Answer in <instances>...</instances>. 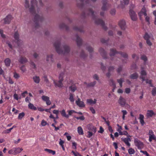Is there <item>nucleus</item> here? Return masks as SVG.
Returning a JSON list of instances; mask_svg holds the SVG:
<instances>
[{"instance_id": "864d4df0", "label": "nucleus", "mask_w": 156, "mask_h": 156, "mask_svg": "<svg viewBox=\"0 0 156 156\" xmlns=\"http://www.w3.org/2000/svg\"><path fill=\"white\" fill-rule=\"evenodd\" d=\"M87 133H88V134L87 137L88 138L91 137L93 134H95L91 132V131H88Z\"/></svg>"}, {"instance_id": "2f4dec72", "label": "nucleus", "mask_w": 156, "mask_h": 156, "mask_svg": "<svg viewBox=\"0 0 156 156\" xmlns=\"http://www.w3.org/2000/svg\"><path fill=\"white\" fill-rule=\"evenodd\" d=\"M44 151L48 152L49 154H51L54 155L55 154V151H53L51 149L45 148L44 149Z\"/></svg>"}, {"instance_id": "a18cd8bd", "label": "nucleus", "mask_w": 156, "mask_h": 156, "mask_svg": "<svg viewBox=\"0 0 156 156\" xmlns=\"http://www.w3.org/2000/svg\"><path fill=\"white\" fill-rule=\"evenodd\" d=\"M151 93L152 95L155 96L156 95V88L155 87H154Z\"/></svg>"}, {"instance_id": "72a5a7b5", "label": "nucleus", "mask_w": 156, "mask_h": 156, "mask_svg": "<svg viewBox=\"0 0 156 156\" xmlns=\"http://www.w3.org/2000/svg\"><path fill=\"white\" fill-rule=\"evenodd\" d=\"M96 100L95 99H94V101L92 99H87V103H88L90 104H95L96 103Z\"/></svg>"}, {"instance_id": "9b49d317", "label": "nucleus", "mask_w": 156, "mask_h": 156, "mask_svg": "<svg viewBox=\"0 0 156 156\" xmlns=\"http://www.w3.org/2000/svg\"><path fill=\"white\" fill-rule=\"evenodd\" d=\"M42 100L46 102V104L48 105H51V102L50 100V98L49 97L43 95L41 97Z\"/></svg>"}, {"instance_id": "473e14b6", "label": "nucleus", "mask_w": 156, "mask_h": 156, "mask_svg": "<svg viewBox=\"0 0 156 156\" xmlns=\"http://www.w3.org/2000/svg\"><path fill=\"white\" fill-rule=\"evenodd\" d=\"M140 58L141 59L143 60L144 62V64L145 65L146 64V62L147 60V57L145 55H142L141 56Z\"/></svg>"}, {"instance_id": "ea45409f", "label": "nucleus", "mask_w": 156, "mask_h": 156, "mask_svg": "<svg viewBox=\"0 0 156 156\" xmlns=\"http://www.w3.org/2000/svg\"><path fill=\"white\" fill-rule=\"evenodd\" d=\"M81 2L82 3L81 5V6L83 7L84 5V2L85 1V3L86 4H87L89 3L90 1V0H80Z\"/></svg>"}, {"instance_id": "4be33fe9", "label": "nucleus", "mask_w": 156, "mask_h": 156, "mask_svg": "<svg viewBox=\"0 0 156 156\" xmlns=\"http://www.w3.org/2000/svg\"><path fill=\"white\" fill-rule=\"evenodd\" d=\"M5 66L6 67L10 66L11 63V61L10 59L9 58H6L4 61Z\"/></svg>"}, {"instance_id": "0eeeda50", "label": "nucleus", "mask_w": 156, "mask_h": 156, "mask_svg": "<svg viewBox=\"0 0 156 156\" xmlns=\"http://www.w3.org/2000/svg\"><path fill=\"white\" fill-rule=\"evenodd\" d=\"M134 143L135 146L139 149H141L144 147V144L137 138L134 139Z\"/></svg>"}, {"instance_id": "2eb2a0df", "label": "nucleus", "mask_w": 156, "mask_h": 156, "mask_svg": "<svg viewBox=\"0 0 156 156\" xmlns=\"http://www.w3.org/2000/svg\"><path fill=\"white\" fill-rule=\"evenodd\" d=\"M12 19V16L11 15H8L4 19V23L5 24H9L10 23Z\"/></svg>"}, {"instance_id": "aec40b11", "label": "nucleus", "mask_w": 156, "mask_h": 156, "mask_svg": "<svg viewBox=\"0 0 156 156\" xmlns=\"http://www.w3.org/2000/svg\"><path fill=\"white\" fill-rule=\"evenodd\" d=\"M18 61L21 64H24L27 62V60L26 57L21 56L19 59Z\"/></svg>"}, {"instance_id": "13d9d810", "label": "nucleus", "mask_w": 156, "mask_h": 156, "mask_svg": "<svg viewBox=\"0 0 156 156\" xmlns=\"http://www.w3.org/2000/svg\"><path fill=\"white\" fill-rule=\"evenodd\" d=\"M77 119H80L81 120H83L85 119V117L83 116H82L80 117H75Z\"/></svg>"}, {"instance_id": "6ab92c4d", "label": "nucleus", "mask_w": 156, "mask_h": 156, "mask_svg": "<svg viewBox=\"0 0 156 156\" xmlns=\"http://www.w3.org/2000/svg\"><path fill=\"white\" fill-rule=\"evenodd\" d=\"M103 4L101 8V9L103 11H105L107 10L108 8L107 5V0H103L102 1Z\"/></svg>"}, {"instance_id": "b1692460", "label": "nucleus", "mask_w": 156, "mask_h": 156, "mask_svg": "<svg viewBox=\"0 0 156 156\" xmlns=\"http://www.w3.org/2000/svg\"><path fill=\"white\" fill-rule=\"evenodd\" d=\"M154 113L152 110H148L147 113V118L151 117L153 115H154Z\"/></svg>"}, {"instance_id": "58836bf2", "label": "nucleus", "mask_w": 156, "mask_h": 156, "mask_svg": "<svg viewBox=\"0 0 156 156\" xmlns=\"http://www.w3.org/2000/svg\"><path fill=\"white\" fill-rule=\"evenodd\" d=\"M152 140H154L156 141V137L155 135L149 136V141L151 142L152 141Z\"/></svg>"}, {"instance_id": "ddd939ff", "label": "nucleus", "mask_w": 156, "mask_h": 156, "mask_svg": "<svg viewBox=\"0 0 156 156\" xmlns=\"http://www.w3.org/2000/svg\"><path fill=\"white\" fill-rule=\"evenodd\" d=\"M118 102L122 107H124L126 104V100L122 96H120Z\"/></svg>"}, {"instance_id": "f257e3e1", "label": "nucleus", "mask_w": 156, "mask_h": 156, "mask_svg": "<svg viewBox=\"0 0 156 156\" xmlns=\"http://www.w3.org/2000/svg\"><path fill=\"white\" fill-rule=\"evenodd\" d=\"M36 7H37L36 0H31V6L29 8L30 12L34 16V21L35 23V27L37 28L39 27V24L43 21L44 18L42 16H40L36 13L35 10Z\"/></svg>"}, {"instance_id": "c9c22d12", "label": "nucleus", "mask_w": 156, "mask_h": 156, "mask_svg": "<svg viewBox=\"0 0 156 156\" xmlns=\"http://www.w3.org/2000/svg\"><path fill=\"white\" fill-rule=\"evenodd\" d=\"M59 27L61 28H65L66 30H68L69 29V27L64 23L61 24L59 25Z\"/></svg>"}, {"instance_id": "423d86ee", "label": "nucleus", "mask_w": 156, "mask_h": 156, "mask_svg": "<svg viewBox=\"0 0 156 156\" xmlns=\"http://www.w3.org/2000/svg\"><path fill=\"white\" fill-rule=\"evenodd\" d=\"M14 37L16 41V43L18 46H21L23 41L19 39V35L17 31L16 32L14 35Z\"/></svg>"}, {"instance_id": "3c124183", "label": "nucleus", "mask_w": 156, "mask_h": 156, "mask_svg": "<svg viewBox=\"0 0 156 156\" xmlns=\"http://www.w3.org/2000/svg\"><path fill=\"white\" fill-rule=\"evenodd\" d=\"M67 112L68 113V115H69H69H72V114H73L74 113H76V112L73 110H68L67 111Z\"/></svg>"}, {"instance_id": "4468645a", "label": "nucleus", "mask_w": 156, "mask_h": 156, "mask_svg": "<svg viewBox=\"0 0 156 156\" xmlns=\"http://www.w3.org/2000/svg\"><path fill=\"white\" fill-rule=\"evenodd\" d=\"M119 25L122 30H125L126 28V22L124 20H120L119 23Z\"/></svg>"}, {"instance_id": "a19ab883", "label": "nucleus", "mask_w": 156, "mask_h": 156, "mask_svg": "<svg viewBox=\"0 0 156 156\" xmlns=\"http://www.w3.org/2000/svg\"><path fill=\"white\" fill-rule=\"evenodd\" d=\"M71 153H73L74 156H82V155L76 151H72Z\"/></svg>"}, {"instance_id": "a211bd4d", "label": "nucleus", "mask_w": 156, "mask_h": 156, "mask_svg": "<svg viewBox=\"0 0 156 156\" xmlns=\"http://www.w3.org/2000/svg\"><path fill=\"white\" fill-rule=\"evenodd\" d=\"M99 52L104 58H107V53L103 48H101L99 49Z\"/></svg>"}, {"instance_id": "a878e982", "label": "nucleus", "mask_w": 156, "mask_h": 156, "mask_svg": "<svg viewBox=\"0 0 156 156\" xmlns=\"http://www.w3.org/2000/svg\"><path fill=\"white\" fill-rule=\"evenodd\" d=\"M23 150V149L22 148H20V147H17L15 148L14 151V154L16 155L18 154L21 152Z\"/></svg>"}, {"instance_id": "c756f323", "label": "nucleus", "mask_w": 156, "mask_h": 156, "mask_svg": "<svg viewBox=\"0 0 156 156\" xmlns=\"http://www.w3.org/2000/svg\"><path fill=\"white\" fill-rule=\"evenodd\" d=\"M33 80L34 81L37 83H39L40 79L39 76H35L33 77Z\"/></svg>"}, {"instance_id": "6e6552de", "label": "nucleus", "mask_w": 156, "mask_h": 156, "mask_svg": "<svg viewBox=\"0 0 156 156\" xmlns=\"http://www.w3.org/2000/svg\"><path fill=\"white\" fill-rule=\"evenodd\" d=\"M130 137V136H128L127 138H121V140L124 142L126 145L128 147H129L130 146V144L129 143V142L131 141Z\"/></svg>"}, {"instance_id": "052dcab7", "label": "nucleus", "mask_w": 156, "mask_h": 156, "mask_svg": "<svg viewBox=\"0 0 156 156\" xmlns=\"http://www.w3.org/2000/svg\"><path fill=\"white\" fill-rule=\"evenodd\" d=\"M122 67L121 66H119L117 70V73L120 75V73L122 71Z\"/></svg>"}, {"instance_id": "bf43d9fd", "label": "nucleus", "mask_w": 156, "mask_h": 156, "mask_svg": "<svg viewBox=\"0 0 156 156\" xmlns=\"http://www.w3.org/2000/svg\"><path fill=\"white\" fill-rule=\"evenodd\" d=\"M77 144L75 142H74L72 143V147L73 149H76L77 148Z\"/></svg>"}, {"instance_id": "de8ad7c7", "label": "nucleus", "mask_w": 156, "mask_h": 156, "mask_svg": "<svg viewBox=\"0 0 156 156\" xmlns=\"http://www.w3.org/2000/svg\"><path fill=\"white\" fill-rule=\"evenodd\" d=\"M13 77L16 79H18L20 77V76L18 73L15 72L13 73Z\"/></svg>"}, {"instance_id": "f03ea898", "label": "nucleus", "mask_w": 156, "mask_h": 156, "mask_svg": "<svg viewBox=\"0 0 156 156\" xmlns=\"http://www.w3.org/2000/svg\"><path fill=\"white\" fill-rule=\"evenodd\" d=\"M54 45L56 51L59 54H65L69 53L70 51L69 47L66 45L63 46L64 51L62 50L60 47V42L59 41H56L54 43Z\"/></svg>"}, {"instance_id": "6e6d98bb", "label": "nucleus", "mask_w": 156, "mask_h": 156, "mask_svg": "<svg viewBox=\"0 0 156 156\" xmlns=\"http://www.w3.org/2000/svg\"><path fill=\"white\" fill-rule=\"evenodd\" d=\"M87 49L90 53L92 52L93 51V48L90 46L87 47Z\"/></svg>"}, {"instance_id": "5701e85b", "label": "nucleus", "mask_w": 156, "mask_h": 156, "mask_svg": "<svg viewBox=\"0 0 156 156\" xmlns=\"http://www.w3.org/2000/svg\"><path fill=\"white\" fill-rule=\"evenodd\" d=\"M88 129L89 130V131H91L93 133H95L96 132V128L92 126H90L88 127Z\"/></svg>"}, {"instance_id": "f3484780", "label": "nucleus", "mask_w": 156, "mask_h": 156, "mask_svg": "<svg viewBox=\"0 0 156 156\" xmlns=\"http://www.w3.org/2000/svg\"><path fill=\"white\" fill-rule=\"evenodd\" d=\"M109 82L110 86L113 87L112 91V92H114V90L116 87L115 83L112 79H110L109 80Z\"/></svg>"}, {"instance_id": "cd10ccee", "label": "nucleus", "mask_w": 156, "mask_h": 156, "mask_svg": "<svg viewBox=\"0 0 156 156\" xmlns=\"http://www.w3.org/2000/svg\"><path fill=\"white\" fill-rule=\"evenodd\" d=\"M138 77V74L136 73H134L131 74L130 76V78L132 79H136Z\"/></svg>"}, {"instance_id": "69168bd1", "label": "nucleus", "mask_w": 156, "mask_h": 156, "mask_svg": "<svg viewBox=\"0 0 156 156\" xmlns=\"http://www.w3.org/2000/svg\"><path fill=\"white\" fill-rule=\"evenodd\" d=\"M110 13L112 15H114L115 13V9H111L110 11Z\"/></svg>"}, {"instance_id": "603ef678", "label": "nucleus", "mask_w": 156, "mask_h": 156, "mask_svg": "<svg viewBox=\"0 0 156 156\" xmlns=\"http://www.w3.org/2000/svg\"><path fill=\"white\" fill-rule=\"evenodd\" d=\"M96 83V82L94 81L93 82H91L88 83L87 86L89 87H93L95 85Z\"/></svg>"}, {"instance_id": "bb28decb", "label": "nucleus", "mask_w": 156, "mask_h": 156, "mask_svg": "<svg viewBox=\"0 0 156 156\" xmlns=\"http://www.w3.org/2000/svg\"><path fill=\"white\" fill-rule=\"evenodd\" d=\"M60 112L62 116L66 118H69V115L66 114V111L64 109L62 110L61 111H60Z\"/></svg>"}, {"instance_id": "f704fd0d", "label": "nucleus", "mask_w": 156, "mask_h": 156, "mask_svg": "<svg viewBox=\"0 0 156 156\" xmlns=\"http://www.w3.org/2000/svg\"><path fill=\"white\" fill-rule=\"evenodd\" d=\"M124 79L122 78H121L120 79L117 80V81L119 83L121 87H122V83L124 82Z\"/></svg>"}, {"instance_id": "4d7b16f0", "label": "nucleus", "mask_w": 156, "mask_h": 156, "mask_svg": "<svg viewBox=\"0 0 156 156\" xmlns=\"http://www.w3.org/2000/svg\"><path fill=\"white\" fill-rule=\"evenodd\" d=\"M80 56L81 57L84 58L87 55L85 53L84 51H82L80 53Z\"/></svg>"}, {"instance_id": "1a4fd4ad", "label": "nucleus", "mask_w": 156, "mask_h": 156, "mask_svg": "<svg viewBox=\"0 0 156 156\" xmlns=\"http://www.w3.org/2000/svg\"><path fill=\"white\" fill-rule=\"evenodd\" d=\"M141 69L142 70L140 73V78L142 79V81L143 82L145 80V76L147 75V73L146 71L143 70L144 68L143 67H141Z\"/></svg>"}, {"instance_id": "338daca9", "label": "nucleus", "mask_w": 156, "mask_h": 156, "mask_svg": "<svg viewBox=\"0 0 156 156\" xmlns=\"http://www.w3.org/2000/svg\"><path fill=\"white\" fill-rule=\"evenodd\" d=\"M114 69V67L111 66L109 67L108 69V71L109 72H111L113 71Z\"/></svg>"}, {"instance_id": "0e129e2a", "label": "nucleus", "mask_w": 156, "mask_h": 156, "mask_svg": "<svg viewBox=\"0 0 156 156\" xmlns=\"http://www.w3.org/2000/svg\"><path fill=\"white\" fill-rule=\"evenodd\" d=\"M140 152H141L143 153L146 156H150L149 154L146 151H144L141 150Z\"/></svg>"}, {"instance_id": "37998d69", "label": "nucleus", "mask_w": 156, "mask_h": 156, "mask_svg": "<svg viewBox=\"0 0 156 156\" xmlns=\"http://www.w3.org/2000/svg\"><path fill=\"white\" fill-rule=\"evenodd\" d=\"M70 101L72 102H73L74 101V99L73 98V94L71 93L69 94V98Z\"/></svg>"}, {"instance_id": "774afa93", "label": "nucleus", "mask_w": 156, "mask_h": 156, "mask_svg": "<svg viewBox=\"0 0 156 156\" xmlns=\"http://www.w3.org/2000/svg\"><path fill=\"white\" fill-rule=\"evenodd\" d=\"M30 64L31 67L33 68L34 69H35L36 68V65L33 62H30Z\"/></svg>"}, {"instance_id": "f8f14e48", "label": "nucleus", "mask_w": 156, "mask_h": 156, "mask_svg": "<svg viewBox=\"0 0 156 156\" xmlns=\"http://www.w3.org/2000/svg\"><path fill=\"white\" fill-rule=\"evenodd\" d=\"M144 38L146 40V43L149 46H151L152 45V44L149 40L150 37L147 33L145 34Z\"/></svg>"}, {"instance_id": "412c9836", "label": "nucleus", "mask_w": 156, "mask_h": 156, "mask_svg": "<svg viewBox=\"0 0 156 156\" xmlns=\"http://www.w3.org/2000/svg\"><path fill=\"white\" fill-rule=\"evenodd\" d=\"M76 42L77 45L78 46H80L81 45L82 43V40L80 38L78 35L76 36Z\"/></svg>"}, {"instance_id": "c85d7f7f", "label": "nucleus", "mask_w": 156, "mask_h": 156, "mask_svg": "<svg viewBox=\"0 0 156 156\" xmlns=\"http://www.w3.org/2000/svg\"><path fill=\"white\" fill-rule=\"evenodd\" d=\"M28 108L34 111L37 110V108L35 107L33 104L31 103H29L28 105Z\"/></svg>"}, {"instance_id": "9d476101", "label": "nucleus", "mask_w": 156, "mask_h": 156, "mask_svg": "<svg viewBox=\"0 0 156 156\" xmlns=\"http://www.w3.org/2000/svg\"><path fill=\"white\" fill-rule=\"evenodd\" d=\"M129 13L132 20L136 21L137 20V16L135 12L132 9H130Z\"/></svg>"}, {"instance_id": "09e8293b", "label": "nucleus", "mask_w": 156, "mask_h": 156, "mask_svg": "<svg viewBox=\"0 0 156 156\" xmlns=\"http://www.w3.org/2000/svg\"><path fill=\"white\" fill-rule=\"evenodd\" d=\"M3 31L2 30L0 29V34L1 35V37L3 38H5V34H3Z\"/></svg>"}, {"instance_id": "c03bdc74", "label": "nucleus", "mask_w": 156, "mask_h": 156, "mask_svg": "<svg viewBox=\"0 0 156 156\" xmlns=\"http://www.w3.org/2000/svg\"><path fill=\"white\" fill-rule=\"evenodd\" d=\"M73 30H76L79 31L80 32H83V30L81 28H79L77 27H74L73 28Z\"/></svg>"}, {"instance_id": "7c9ffc66", "label": "nucleus", "mask_w": 156, "mask_h": 156, "mask_svg": "<svg viewBox=\"0 0 156 156\" xmlns=\"http://www.w3.org/2000/svg\"><path fill=\"white\" fill-rule=\"evenodd\" d=\"M77 132L80 135H83L84 134L83 129L81 126H79L77 128Z\"/></svg>"}, {"instance_id": "393cba45", "label": "nucleus", "mask_w": 156, "mask_h": 156, "mask_svg": "<svg viewBox=\"0 0 156 156\" xmlns=\"http://www.w3.org/2000/svg\"><path fill=\"white\" fill-rule=\"evenodd\" d=\"M144 116L142 114H140L139 115V119H140V122L142 126H143L145 123L144 121Z\"/></svg>"}, {"instance_id": "e433bc0d", "label": "nucleus", "mask_w": 156, "mask_h": 156, "mask_svg": "<svg viewBox=\"0 0 156 156\" xmlns=\"http://www.w3.org/2000/svg\"><path fill=\"white\" fill-rule=\"evenodd\" d=\"M140 12L143 13V15L144 16H147V14L146 13V9L145 7H144L142 8Z\"/></svg>"}, {"instance_id": "39448f33", "label": "nucleus", "mask_w": 156, "mask_h": 156, "mask_svg": "<svg viewBox=\"0 0 156 156\" xmlns=\"http://www.w3.org/2000/svg\"><path fill=\"white\" fill-rule=\"evenodd\" d=\"M64 74L62 73H61L59 76V80L57 82L55 80H53V83L56 87H62L63 86V84L62 82L63 81V78Z\"/></svg>"}, {"instance_id": "680f3d73", "label": "nucleus", "mask_w": 156, "mask_h": 156, "mask_svg": "<svg viewBox=\"0 0 156 156\" xmlns=\"http://www.w3.org/2000/svg\"><path fill=\"white\" fill-rule=\"evenodd\" d=\"M47 122L46 121L44 120H43L41 122V124L43 126H44L47 125Z\"/></svg>"}, {"instance_id": "7ed1b4c3", "label": "nucleus", "mask_w": 156, "mask_h": 156, "mask_svg": "<svg viewBox=\"0 0 156 156\" xmlns=\"http://www.w3.org/2000/svg\"><path fill=\"white\" fill-rule=\"evenodd\" d=\"M90 13H91L93 19H95V23L96 24L100 25L105 30L107 29V27L105 25L104 21L100 19H95V15L94 14V12L92 9H89Z\"/></svg>"}, {"instance_id": "5fc2aeb1", "label": "nucleus", "mask_w": 156, "mask_h": 156, "mask_svg": "<svg viewBox=\"0 0 156 156\" xmlns=\"http://www.w3.org/2000/svg\"><path fill=\"white\" fill-rule=\"evenodd\" d=\"M69 88L73 92H74L75 91L76 89V87L75 86H70L69 87Z\"/></svg>"}, {"instance_id": "79ce46f5", "label": "nucleus", "mask_w": 156, "mask_h": 156, "mask_svg": "<svg viewBox=\"0 0 156 156\" xmlns=\"http://www.w3.org/2000/svg\"><path fill=\"white\" fill-rule=\"evenodd\" d=\"M25 114L24 112H22L19 114L18 119H21L23 118Z\"/></svg>"}, {"instance_id": "20e7f679", "label": "nucleus", "mask_w": 156, "mask_h": 156, "mask_svg": "<svg viewBox=\"0 0 156 156\" xmlns=\"http://www.w3.org/2000/svg\"><path fill=\"white\" fill-rule=\"evenodd\" d=\"M119 53L121 56L125 59L122 61L123 63H126L127 61L128 57V55L126 53L122 52H118L115 49H111L110 50V55L112 57L113 56H114L116 53Z\"/></svg>"}, {"instance_id": "4c0bfd02", "label": "nucleus", "mask_w": 156, "mask_h": 156, "mask_svg": "<svg viewBox=\"0 0 156 156\" xmlns=\"http://www.w3.org/2000/svg\"><path fill=\"white\" fill-rule=\"evenodd\" d=\"M53 55L52 54H51L49 55H48L47 57L46 60L47 61H49L51 60V62H53Z\"/></svg>"}, {"instance_id": "49530a36", "label": "nucleus", "mask_w": 156, "mask_h": 156, "mask_svg": "<svg viewBox=\"0 0 156 156\" xmlns=\"http://www.w3.org/2000/svg\"><path fill=\"white\" fill-rule=\"evenodd\" d=\"M25 7L26 8H29L30 5L29 4V1L28 0H25Z\"/></svg>"}, {"instance_id": "e2e57ef3", "label": "nucleus", "mask_w": 156, "mask_h": 156, "mask_svg": "<svg viewBox=\"0 0 156 156\" xmlns=\"http://www.w3.org/2000/svg\"><path fill=\"white\" fill-rule=\"evenodd\" d=\"M148 135L149 136L155 135L154 134V132L151 130H149Z\"/></svg>"}, {"instance_id": "dca6fc26", "label": "nucleus", "mask_w": 156, "mask_h": 156, "mask_svg": "<svg viewBox=\"0 0 156 156\" xmlns=\"http://www.w3.org/2000/svg\"><path fill=\"white\" fill-rule=\"evenodd\" d=\"M76 103L77 105L78 106L80 107H84L85 106L83 102L80 101V98H78L77 100L76 101Z\"/></svg>"}, {"instance_id": "8fccbe9b", "label": "nucleus", "mask_w": 156, "mask_h": 156, "mask_svg": "<svg viewBox=\"0 0 156 156\" xmlns=\"http://www.w3.org/2000/svg\"><path fill=\"white\" fill-rule=\"evenodd\" d=\"M128 153L129 154H133L135 153L134 150L132 148H130L128 150Z\"/></svg>"}]
</instances>
